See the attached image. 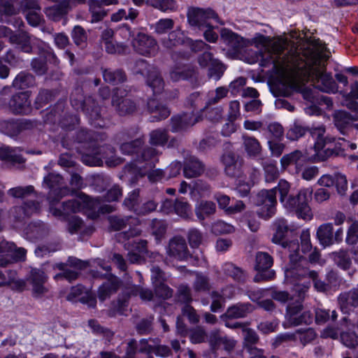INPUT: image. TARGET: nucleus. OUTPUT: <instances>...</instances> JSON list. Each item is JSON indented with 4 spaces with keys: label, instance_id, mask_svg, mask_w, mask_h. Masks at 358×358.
<instances>
[{
    "label": "nucleus",
    "instance_id": "1",
    "mask_svg": "<svg viewBox=\"0 0 358 358\" xmlns=\"http://www.w3.org/2000/svg\"><path fill=\"white\" fill-rule=\"evenodd\" d=\"M290 184L285 180H280L278 186L268 190L263 189L256 196L255 203L259 207V217L267 220L273 217L276 212V193L280 194V201L283 206L291 212H294L299 218L310 220L313 213L309 206L313 189L312 187L300 189L296 196L289 195Z\"/></svg>",
    "mask_w": 358,
    "mask_h": 358
},
{
    "label": "nucleus",
    "instance_id": "2",
    "mask_svg": "<svg viewBox=\"0 0 358 358\" xmlns=\"http://www.w3.org/2000/svg\"><path fill=\"white\" fill-rule=\"evenodd\" d=\"M330 52L320 39L307 43L302 51V59L297 66L294 79L310 80L319 90L331 94L338 91V85L331 73L326 71V62Z\"/></svg>",
    "mask_w": 358,
    "mask_h": 358
},
{
    "label": "nucleus",
    "instance_id": "3",
    "mask_svg": "<svg viewBox=\"0 0 358 358\" xmlns=\"http://www.w3.org/2000/svg\"><path fill=\"white\" fill-rule=\"evenodd\" d=\"M306 44L300 49L291 50L285 52L287 41L278 38L273 41L262 54L260 65L272 66V69L282 78L292 80L299 62L303 57L302 51Z\"/></svg>",
    "mask_w": 358,
    "mask_h": 358
},
{
    "label": "nucleus",
    "instance_id": "4",
    "mask_svg": "<svg viewBox=\"0 0 358 358\" xmlns=\"http://www.w3.org/2000/svg\"><path fill=\"white\" fill-rule=\"evenodd\" d=\"M307 260L302 256L296 254L291 255V263H289L285 271V276L288 283L293 285L299 292V296L304 294L310 288L311 282L318 292H325L329 285L318 279V274L308 266Z\"/></svg>",
    "mask_w": 358,
    "mask_h": 358
},
{
    "label": "nucleus",
    "instance_id": "5",
    "mask_svg": "<svg viewBox=\"0 0 358 358\" xmlns=\"http://www.w3.org/2000/svg\"><path fill=\"white\" fill-rule=\"evenodd\" d=\"M143 143L141 138H138L133 141L124 143L120 145L122 154L135 155L134 161L127 164L124 169V173L131 176L133 182H134L132 178L133 175L137 178L138 176L143 177L146 173L147 171L143 170L146 168L143 164V162H145L148 169H151L155 166V164L157 161V157L159 152L156 149L148 147L141 150Z\"/></svg>",
    "mask_w": 358,
    "mask_h": 358
},
{
    "label": "nucleus",
    "instance_id": "6",
    "mask_svg": "<svg viewBox=\"0 0 358 358\" xmlns=\"http://www.w3.org/2000/svg\"><path fill=\"white\" fill-rule=\"evenodd\" d=\"M106 136L103 134L88 131L84 129L80 130L77 133L76 141L78 143H85L87 144V148L90 150L89 155L84 159L87 162V158L90 155H94L95 159L91 163L90 166H97L100 164L101 159H104L108 166H115L122 163L120 157H115V149L110 145L100 146L99 141H103Z\"/></svg>",
    "mask_w": 358,
    "mask_h": 358
},
{
    "label": "nucleus",
    "instance_id": "7",
    "mask_svg": "<svg viewBox=\"0 0 358 358\" xmlns=\"http://www.w3.org/2000/svg\"><path fill=\"white\" fill-rule=\"evenodd\" d=\"M71 103L77 110H83L90 123L94 127L103 128L106 127L107 122L101 116V109L96 104L95 100L92 97L84 99L82 90L76 88L71 96Z\"/></svg>",
    "mask_w": 358,
    "mask_h": 358
},
{
    "label": "nucleus",
    "instance_id": "8",
    "mask_svg": "<svg viewBox=\"0 0 358 358\" xmlns=\"http://www.w3.org/2000/svg\"><path fill=\"white\" fill-rule=\"evenodd\" d=\"M62 196H57L50 201V212L57 217H65L70 213L80 212L84 208H94V202L92 197L84 194H80L77 199L69 200L62 203L61 208H56L55 204L59 201Z\"/></svg>",
    "mask_w": 358,
    "mask_h": 358
},
{
    "label": "nucleus",
    "instance_id": "9",
    "mask_svg": "<svg viewBox=\"0 0 358 358\" xmlns=\"http://www.w3.org/2000/svg\"><path fill=\"white\" fill-rule=\"evenodd\" d=\"M10 44L15 46L16 48L20 51L26 53H31L32 51L33 45H42L43 48H47L48 50L45 52V59L52 61L53 63H57V57L52 50L49 45L44 42L33 37L25 31H20L18 33H12L9 38Z\"/></svg>",
    "mask_w": 358,
    "mask_h": 358
},
{
    "label": "nucleus",
    "instance_id": "10",
    "mask_svg": "<svg viewBox=\"0 0 358 358\" xmlns=\"http://www.w3.org/2000/svg\"><path fill=\"white\" fill-rule=\"evenodd\" d=\"M187 17L190 26L199 29H204L208 27L210 20H215L220 24L224 23L220 20L217 14L210 8H201L197 7H189L187 9Z\"/></svg>",
    "mask_w": 358,
    "mask_h": 358
},
{
    "label": "nucleus",
    "instance_id": "11",
    "mask_svg": "<svg viewBox=\"0 0 358 358\" xmlns=\"http://www.w3.org/2000/svg\"><path fill=\"white\" fill-rule=\"evenodd\" d=\"M275 233L272 238L273 243L281 245L282 247L287 250L289 252V262L291 263V255L296 254L301 255L299 251V243L297 241H285V238L288 231V225L287 221L283 218H278L273 223Z\"/></svg>",
    "mask_w": 358,
    "mask_h": 358
},
{
    "label": "nucleus",
    "instance_id": "12",
    "mask_svg": "<svg viewBox=\"0 0 358 358\" xmlns=\"http://www.w3.org/2000/svg\"><path fill=\"white\" fill-rule=\"evenodd\" d=\"M87 266V263L80 259L71 257L66 263H59L54 266V268L60 270L62 272L55 275V280L64 278L69 282L77 279L79 271Z\"/></svg>",
    "mask_w": 358,
    "mask_h": 358
},
{
    "label": "nucleus",
    "instance_id": "13",
    "mask_svg": "<svg viewBox=\"0 0 358 358\" xmlns=\"http://www.w3.org/2000/svg\"><path fill=\"white\" fill-rule=\"evenodd\" d=\"M132 46L136 52L144 56H155L158 52L156 40L141 32H138L133 38Z\"/></svg>",
    "mask_w": 358,
    "mask_h": 358
},
{
    "label": "nucleus",
    "instance_id": "14",
    "mask_svg": "<svg viewBox=\"0 0 358 358\" xmlns=\"http://www.w3.org/2000/svg\"><path fill=\"white\" fill-rule=\"evenodd\" d=\"M26 250L17 248L13 243L6 241H0V266H6L15 261H23L25 259Z\"/></svg>",
    "mask_w": 358,
    "mask_h": 358
},
{
    "label": "nucleus",
    "instance_id": "15",
    "mask_svg": "<svg viewBox=\"0 0 358 358\" xmlns=\"http://www.w3.org/2000/svg\"><path fill=\"white\" fill-rule=\"evenodd\" d=\"M273 265L272 257L264 252H258L256 255L255 268L259 273L255 277V282L270 280L274 278L275 271L269 268Z\"/></svg>",
    "mask_w": 358,
    "mask_h": 358
},
{
    "label": "nucleus",
    "instance_id": "16",
    "mask_svg": "<svg viewBox=\"0 0 358 358\" xmlns=\"http://www.w3.org/2000/svg\"><path fill=\"white\" fill-rule=\"evenodd\" d=\"M126 95L125 90L117 88L112 96V106L120 115L131 114L136 109V103Z\"/></svg>",
    "mask_w": 358,
    "mask_h": 358
},
{
    "label": "nucleus",
    "instance_id": "17",
    "mask_svg": "<svg viewBox=\"0 0 358 358\" xmlns=\"http://www.w3.org/2000/svg\"><path fill=\"white\" fill-rule=\"evenodd\" d=\"M302 306L300 303L289 304L287 307L286 318L287 322L294 326L310 324L313 320V314L305 310L301 313Z\"/></svg>",
    "mask_w": 358,
    "mask_h": 358
},
{
    "label": "nucleus",
    "instance_id": "18",
    "mask_svg": "<svg viewBox=\"0 0 358 358\" xmlns=\"http://www.w3.org/2000/svg\"><path fill=\"white\" fill-rule=\"evenodd\" d=\"M110 227L115 231H120L127 227L129 228L128 231L122 233L125 238L137 236L139 234V230L133 227L136 225L137 220L131 216L119 217L110 216L108 218Z\"/></svg>",
    "mask_w": 358,
    "mask_h": 358
},
{
    "label": "nucleus",
    "instance_id": "19",
    "mask_svg": "<svg viewBox=\"0 0 358 358\" xmlns=\"http://www.w3.org/2000/svg\"><path fill=\"white\" fill-rule=\"evenodd\" d=\"M310 134L315 139L314 150L315 152V156L318 160H324V149L329 143H331L334 138L325 136V128L324 126L320 125L316 127H313L309 129Z\"/></svg>",
    "mask_w": 358,
    "mask_h": 358
},
{
    "label": "nucleus",
    "instance_id": "20",
    "mask_svg": "<svg viewBox=\"0 0 358 358\" xmlns=\"http://www.w3.org/2000/svg\"><path fill=\"white\" fill-rule=\"evenodd\" d=\"M29 92L17 93L12 96L8 106L10 110L16 115H28L31 112Z\"/></svg>",
    "mask_w": 358,
    "mask_h": 358
},
{
    "label": "nucleus",
    "instance_id": "21",
    "mask_svg": "<svg viewBox=\"0 0 358 358\" xmlns=\"http://www.w3.org/2000/svg\"><path fill=\"white\" fill-rule=\"evenodd\" d=\"M201 120V115H194L192 113H185L173 116L171 119V131L178 132L183 131Z\"/></svg>",
    "mask_w": 358,
    "mask_h": 358
},
{
    "label": "nucleus",
    "instance_id": "22",
    "mask_svg": "<svg viewBox=\"0 0 358 358\" xmlns=\"http://www.w3.org/2000/svg\"><path fill=\"white\" fill-rule=\"evenodd\" d=\"M221 40L224 44L233 50L238 52L247 47L249 44L248 40L243 38L238 34L227 28H223L220 31Z\"/></svg>",
    "mask_w": 358,
    "mask_h": 358
},
{
    "label": "nucleus",
    "instance_id": "23",
    "mask_svg": "<svg viewBox=\"0 0 358 358\" xmlns=\"http://www.w3.org/2000/svg\"><path fill=\"white\" fill-rule=\"evenodd\" d=\"M166 252L169 257L178 260L187 259L189 255L185 240L179 236L170 240Z\"/></svg>",
    "mask_w": 358,
    "mask_h": 358
},
{
    "label": "nucleus",
    "instance_id": "24",
    "mask_svg": "<svg viewBox=\"0 0 358 358\" xmlns=\"http://www.w3.org/2000/svg\"><path fill=\"white\" fill-rule=\"evenodd\" d=\"M47 275L45 271L41 268H31L28 280L32 285L33 294L36 297H39L47 292L44 283L47 280Z\"/></svg>",
    "mask_w": 358,
    "mask_h": 358
},
{
    "label": "nucleus",
    "instance_id": "25",
    "mask_svg": "<svg viewBox=\"0 0 358 358\" xmlns=\"http://www.w3.org/2000/svg\"><path fill=\"white\" fill-rule=\"evenodd\" d=\"M205 171V165L197 157H186L183 164V175L186 178L200 176Z\"/></svg>",
    "mask_w": 358,
    "mask_h": 358
},
{
    "label": "nucleus",
    "instance_id": "26",
    "mask_svg": "<svg viewBox=\"0 0 358 358\" xmlns=\"http://www.w3.org/2000/svg\"><path fill=\"white\" fill-rule=\"evenodd\" d=\"M198 63L202 68H209L208 75L210 78L214 77L213 71L214 69L216 70L217 73L215 76V80L220 79L221 76L220 71L222 68V64L220 62L215 59L209 51H204V52L199 56Z\"/></svg>",
    "mask_w": 358,
    "mask_h": 358
},
{
    "label": "nucleus",
    "instance_id": "27",
    "mask_svg": "<svg viewBox=\"0 0 358 358\" xmlns=\"http://www.w3.org/2000/svg\"><path fill=\"white\" fill-rule=\"evenodd\" d=\"M253 308L250 303H238L229 307L224 314L221 315V319H239L246 317L252 313Z\"/></svg>",
    "mask_w": 358,
    "mask_h": 358
},
{
    "label": "nucleus",
    "instance_id": "28",
    "mask_svg": "<svg viewBox=\"0 0 358 358\" xmlns=\"http://www.w3.org/2000/svg\"><path fill=\"white\" fill-rule=\"evenodd\" d=\"M26 238L35 241L45 236L49 232L48 227L41 221L29 223L24 230Z\"/></svg>",
    "mask_w": 358,
    "mask_h": 358
},
{
    "label": "nucleus",
    "instance_id": "29",
    "mask_svg": "<svg viewBox=\"0 0 358 358\" xmlns=\"http://www.w3.org/2000/svg\"><path fill=\"white\" fill-rule=\"evenodd\" d=\"M306 159L307 155L296 150L284 155L280 159V163L283 169H286L289 165H294L296 172L299 173Z\"/></svg>",
    "mask_w": 358,
    "mask_h": 358
},
{
    "label": "nucleus",
    "instance_id": "30",
    "mask_svg": "<svg viewBox=\"0 0 358 358\" xmlns=\"http://www.w3.org/2000/svg\"><path fill=\"white\" fill-rule=\"evenodd\" d=\"M196 73L195 69L189 64H177L170 71V78L174 82L187 80Z\"/></svg>",
    "mask_w": 358,
    "mask_h": 358
},
{
    "label": "nucleus",
    "instance_id": "31",
    "mask_svg": "<svg viewBox=\"0 0 358 358\" xmlns=\"http://www.w3.org/2000/svg\"><path fill=\"white\" fill-rule=\"evenodd\" d=\"M338 302L343 313H348L351 308L358 307V289H352L348 292L341 294Z\"/></svg>",
    "mask_w": 358,
    "mask_h": 358
},
{
    "label": "nucleus",
    "instance_id": "32",
    "mask_svg": "<svg viewBox=\"0 0 358 358\" xmlns=\"http://www.w3.org/2000/svg\"><path fill=\"white\" fill-rule=\"evenodd\" d=\"M223 274L234 281L243 283L248 278L246 272L231 262H226L222 266Z\"/></svg>",
    "mask_w": 358,
    "mask_h": 358
},
{
    "label": "nucleus",
    "instance_id": "33",
    "mask_svg": "<svg viewBox=\"0 0 358 358\" xmlns=\"http://www.w3.org/2000/svg\"><path fill=\"white\" fill-rule=\"evenodd\" d=\"M120 287V282L117 277L111 275L99 288L98 297L100 301H103L115 294Z\"/></svg>",
    "mask_w": 358,
    "mask_h": 358
},
{
    "label": "nucleus",
    "instance_id": "34",
    "mask_svg": "<svg viewBox=\"0 0 358 358\" xmlns=\"http://www.w3.org/2000/svg\"><path fill=\"white\" fill-rule=\"evenodd\" d=\"M346 243L350 246V252L355 262H358V222H353L349 227L345 238Z\"/></svg>",
    "mask_w": 358,
    "mask_h": 358
},
{
    "label": "nucleus",
    "instance_id": "35",
    "mask_svg": "<svg viewBox=\"0 0 358 358\" xmlns=\"http://www.w3.org/2000/svg\"><path fill=\"white\" fill-rule=\"evenodd\" d=\"M242 140L244 150L248 157L256 158L261 155L262 148L255 137L244 134L242 136Z\"/></svg>",
    "mask_w": 358,
    "mask_h": 358
},
{
    "label": "nucleus",
    "instance_id": "36",
    "mask_svg": "<svg viewBox=\"0 0 358 358\" xmlns=\"http://www.w3.org/2000/svg\"><path fill=\"white\" fill-rule=\"evenodd\" d=\"M334 125L343 135H348L351 129L352 118L345 111H337L334 115Z\"/></svg>",
    "mask_w": 358,
    "mask_h": 358
},
{
    "label": "nucleus",
    "instance_id": "37",
    "mask_svg": "<svg viewBox=\"0 0 358 358\" xmlns=\"http://www.w3.org/2000/svg\"><path fill=\"white\" fill-rule=\"evenodd\" d=\"M148 109L151 113L156 115H152L151 122L159 121L169 116L171 112L165 106L161 105L156 99H150L148 101Z\"/></svg>",
    "mask_w": 358,
    "mask_h": 358
},
{
    "label": "nucleus",
    "instance_id": "38",
    "mask_svg": "<svg viewBox=\"0 0 358 358\" xmlns=\"http://www.w3.org/2000/svg\"><path fill=\"white\" fill-rule=\"evenodd\" d=\"M62 181V177L59 174L50 173L44 178L43 184L50 189L48 195L49 201L59 196Z\"/></svg>",
    "mask_w": 358,
    "mask_h": 358
},
{
    "label": "nucleus",
    "instance_id": "39",
    "mask_svg": "<svg viewBox=\"0 0 358 358\" xmlns=\"http://www.w3.org/2000/svg\"><path fill=\"white\" fill-rule=\"evenodd\" d=\"M317 238L324 247L334 244V227L331 223L321 224L317 230Z\"/></svg>",
    "mask_w": 358,
    "mask_h": 358
},
{
    "label": "nucleus",
    "instance_id": "40",
    "mask_svg": "<svg viewBox=\"0 0 358 358\" xmlns=\"http://www.w3.org/2000/svg\"><path fill=\"white\" fill-rule=\"evenodd\" d=\"M215 211V203L210 201H201L195 207V214L200 220L213 215Z\"/></svg>",
    "mask_w": 358,
    "mask_h": 358
},
{
    "label": "nucleus",
    "instance_id": "41",
    "mask_svg": "<svg viewBox=\"0 0 358 358\" xmlns=\"http://www.w3.org/2000/svg\"><path fill=\"white\" fill-rule=\"evenodd\" d=\"M35 84L34 77L28 72L21 71L13 81V87L18 90L31 87Z\"/></svg>",
    "mask_w": 358,
    "mask_h": 358
},
{
    "label": "nucleus",
    "instance_id": "42",
    "mask_svg": "<svg viewBox=\"0 0 358 358\" xmlns=\"http://www.w3.org/2000/svg\"><path fill=\"white\" fill-rule=\"evenodd\" d=\"M147 5L163 13L175 12L178 7L176 0H147Z\"/></svg>",
    "mask_w": 358,
    "mask_h": 358
},
{
    "label": "nucleus",
    "instance_id": "43",
    "mask_svg": "<svg viewBox=\"0 0 358 358\" xmlns=\"http://www.w3.org/2000/svg\"><path fill=\"white\" fill-rule=\"evenodd\" d=\"M69 11V10L63 0H61L59 4L48 7L44 10L46 16L53 21L59 20Z\"/></svg>",
    "mask_w": 358,
    "mask_h": 358
},
{
    "label": "nucleus",
    "instance_id": "44",
    "mask_svg": "<svg viewBox=\"0 0 358 358\" xmlns=\"http://www.w3.org/2000/svg\"><path fill=\"white\" fill-rule=\"evenodd\" d=\"M146 82L148 85L152 90L154 94L160 93L164 89V83L163 79L156 68L152 69V71L146 78Z\"/></svg>",
    "mask_w": 358,
    "mask_h": 358
},
{
    "label": "nucleus",
    "instance_id": "45",
    "mask_svg": "<svg viewBox=\"0 0 358 358\" xmlns=\"http://www.w3.org/2000/svg\"><path fill=\"white\" fill-rule=\"evenodd\" d=\"M149 143L152 145L164 146L169 140L168 130L157 129L152 130L149 134Z\"/></svg>",
    "mask_w": 358,
    "mask_h": 358
},
{
    "label": "nucleus",
    "instance_id": "46",
    "mask_svg": "<svg viewBox=\"0 0 358 358\" xmlns=\"http://www.w3.org/2000/svg\"><path fill=\"white\" fill-rule=\"evenodd\" d=\"M103 77L106 83L117 85L126 80V75L122 70L104 69Z\"/></svg>",
    "mask_w": 358,
    "mask_h": 358
},
{
    "label": "nucleus",
    "instance_id": "47",
    "mask_svg": "<svg viewBox=\"0 0 358 358\" xmlns=\"http://www.w3.org/2000/svg\"><path fill=\"white\" fill-rule=\"evenodd\" d=\"M0 158L13 163L22 164L24 162L23 157L17 152V150L10 147L0 148Z\"/></svg>",
    "mask_w": 358,
    "mask_h": 358
},
{
    "label": "nucleus",
    "instance_id": "48",
    "mask_svg": "<svg viewBox=\"0 0 358 358\" xmlns=\"http://www.w3.org/2000/svg\"><path fill=\"white\" fill-rule=\"evenodd\" d=\"M331 257L337 266L342 269L347 270L351 265V259L346 250H341L339 251L332 252Z\"/></svg>",
    "mask_w": 358,
    "mask_h": 358
},
{
    "label": "nucleus",
    "instance_id": "49",
    "mask_svg": "<svg viewBox=\"0 0 358 358\" xmlns=\"http://www.w3.org/2000/svg\"><path fill=\"white\" fill-rule=\"evenodd\" d=\"M126 292L128 295L139 294L142 300L150 301L153 298V293L149 289H144L135 285H129L126 288Z\"/></svg>",
    "mask_w": 358,
    "mask_h": 358
},
{
    "label": "nucleus",
    "instance_id": "50",
    "mask_svg": "<svg viewBox=\"0 0 358 358\" xmlns=\"http://www.w3.org/2000/svg\"><path fill=\"white\" fill-rule=\"evenodd\" d=\"M183 42V34L179 29L170 32L167 38L162 40V45L166 48H171Z\"/></svg>",
    "mask_w": 358,
    "mask_h": 358
},
{
    "label": "nucleus",
    "instance_id": "51",
    "mask_svg": "<svg viewBox=\"0 0 358 358\" xmlns=\"http://www.w3.org/2000/svg\"><path fill=\"white\" fill-rule=\"evenodd\" d=\"M99 3L97 0H89V9L92 13L91 22L92 23L101 20L106 15V12Z\"/></svg>",
    "mask_w": 358,
    "mask_h": 358
},
{
    "label": "nucleus",
    "instance_id": "52",
    "mask_svg": "<svg viewBox=\"0 0 358 358\" xmlns=\"http://www.w3.org/2000/svg\"><path fill=\"white\" fill-rule=\"evenodd\" d=\"M34 192V187L32 185L17 186L8 190V195L18 199H24Z\"/></svg>",
    "mask_w": 358,
    "mask_h": 358
},
{
    "label": "nucleus",
    "instance_id": "53",
    "mask_svg": "<svg viewBox=\"0 0 358 358\" xmlns=\"http://www.w3.org/2000/svg\"><path fill=\"white\" fill-rule=\"evenodd\" d=\"M166 229V223L162 220L155 219L151 224V234L155 236L157 243L164 238Z\"/></svg>",
    "mask_w": 358,
    "mask_h": 358
},
{
    "label": "nucleus",
    "instance_id": "54",
    "mask_svg": "<svg viewBox=\"0 0 358 358\" xmlns=\"http://www.w3.org/2000/svg\"><path fill=\"white\" fill-rule=\"evenodd\" d=\"M41 206L38 202L35 201H28L23 203L20 207L14 208V210H22L24 217H29L34 214L38 213L40 211Z\"/></svg>",
    "mask_w": 358,
    "mask_h": 358
},
{
    "label": "nucleus",
    "instance_id": "55",
    "mask_svg": "<svg viewBox=\"0 0 358 358\" xmlns=\"http://www.w3.org/2000/svg\"><path fill=\"white\" fill-rule=\"evenodd\" d=\"M193 287L196 292H206L209 290L210 285L208 277L203 273H196L195 274V280L193 284Z\"/></svg>",
    "mask_w": 358,
    "mask_h": 358
},
{
    "label": "nucleus",
    "instance_id": "56",
    "mask_svg": "<svg viewBox=\"0 0 358 358\" xmlns=\"http://www.w3.org/2000/svg\"><path fill=\"white\" fill-rule=\"evenodd\" d=\"M174 212L184 219L189 218L192 215L190 205L187 201L181 200H176L174 202Z\"/></svg>",
    "mask_w": 358,
    "mask_h": 358
},
{
    "label": "nucleus",
    "instance_id": "57",
    "mask_svg": "<svg viewBox=\"0 0 358 358\" xmlns=\"http://www.w3.org/2000/svg\"><path fill=\"white\" fill-rule=\"evenodd\" d=\"M0 131L10 136H15L19 134L17 121L1 120Z\"/></svg>",
    "mask_w": 358,
    "mask_h": 358
},
{
    "label": "nucleus",
    "instance_id": "58",
    "mask_svg": "<svg viewBox=\"0 0 358 358\" xmlns=\"http://www.w3.org/2000/svg\"><path fill=\"white\" fill-rule=\"evenodd\" d=\"M308 129L302 124L295 122L288 130L287 137L291 141H296L303 136Z\"/></svg>",
    "mask_w": 358,
    "mask_h": 358
},
{
    "label": "nucleus",
    "instance_id": "59",
    "mask_svg": "<svg viewBox=\"0 0 358 358\" xmlns=\"http://www.w3.org/2000/svg\"><path fill=\"white\" fill-rule=\"evenodd\" d=\"M295 334H296V340L299 338L303 345L310 343L316 337V333L311 328L298 329L295 331Z\"/></svg>",
    "mask_w": 358,
    "mask_h": 358
},
{
    "label": "nucleus",
    "instance_id": "60",
    "mask_svg": "<svg viewBox=\"0 0 358 358\" xmlns=\"http://www.w3.org/2000/svg\"><path fill=\"white\" fill-rule=\"evenodd\" d=\"M341 341L348 348H355L358 345V337L352 331L342 332L341 334Z\"/></svg>",
    "mask_w": 358,
    "mask_h": 358
},
{
    "label": "nucleus",
    "instance_id": "61",
    "mask_svg": "<svg viewBox=\"0 0 358 358\" xmlns=\"http://www.w3.org/2000/svg\"><path fill=\"white\" fill-rule=\"evenodd\" d=\"M174 22L170 18H163L158 20L154 25L155 31L162 34L173 28Z\"/></svg>",
    "mask_w": 358,
    "mask_h": 358
},
{
    "label": "nucleus",
    "instance_id": "62",
    "mask_svg": "<svg viewBox=\"0 0 358 358\" xmlns=\"http://www.w3.org/2000/svg\"><path fill=\"white\" fill-rule=\"evenodd\" d=\"M223 109L222 107H215L210 108H208L207 110H203V108L200 110L198 115H201V120H203V115L205 114L206 118L210 121H217L222 117Z\"/></svg>",
    "mask_w": 358,
    "mask_h": 358
},
{
    "label": "nucleus",
    "instance_id": "63",
    "mask_svg": "<svg viewBox=\"0 0 358 358\" xmlns=\"http://www.w3.org/2000/svg\"><path fill=\"white\" fill-rule=\"evenodd\" d=\"M234 230V226L221 220L214 222L212 225V231L215 234H231Z\"/></svg>",
    "mask_w": 358,
    "mask_h": 358
},
{
    "label": "nucleus",
    "instance_id": "64",
    "mask_svg": "<svg viewBox=\"0 0 358 358\" xmlns=\"http://www.w3.org/2000/svg\"><path fill=\"white\" fill-rule=\"evenodd\" d=\"M155 295L162 299H167L172 296L173 290L169 287L161 282L153 285Z\"/></svg>",
    "mask_w": 358,
    "mask_h": 358
}]
</instances>
